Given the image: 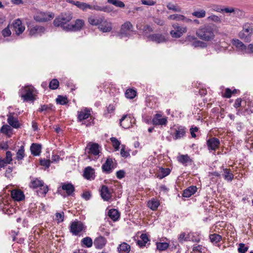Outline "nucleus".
<instances>
[{"label":"nucleus","instance_id":"nucleus-48","mask_svg":"<svg viewBox=\"0 0 253 253\" xmlns=\"http://www.w3.org/2000/svg\"><path fill=\"white\" fill-rule=\"evenodd\" d=\"M55 220L57 223L62 222L64 220V213L63 211L60 212H56L55 214Z\"/></svg>","mask_w":253,"mask_h":253},{"label":"nucleus","instance_id":"nucleus-40","mask_svg":"<svg viewBox=\"0 0 253 253\" xmlns=\"http://www.w3.org/2000/svg\"><path fill=\"white\" fill-rule=\"evenodd\" d=\"M81 243L86 248H90L92 246V240L90 237H86L81 240Z\"/></svg>","mask_w":253,"mask_h":253},{"label":"nucleus","instance_id":"nucleus-63","mask_svg":"<svg viewBox=\"0 0 253 253\" xmlns=\"http://www.w3.org/2000/svg\"><path fill=\"white\" fill-rule=\"evenodd\" d=\"M142 3L144 5H154L156 3V2L152 0H141Z\"/></svg>","mask_w":253,"mask_h":253},{"label":"nucleus","instance_id":"nucleus-51","mask_svg":"<svg viewBox=\"0 0 253 253\" xmlns=\"http://www.w3.org/2000/svg\"><path fill=\"white\" fill-rule=\"evenodd\" d=\"M156 245L157 249L162 251L166 250L169 246V244L166 242L157 243Z\"/></svg>","mask_w":253,"mask_h":253},{"label":"nucleus","instance_id":"nucleus-31","mask_svg":"<svg viewBox=\"0 0 253 253\" xmlns=\"http://www.w3.org/2000/svg\"><path fill=\"white\" fill-rule=\"evenodd\" d=\"M197 190L195 186H191L185 189L182 194V196L185 198H189L193 195Z\"/></svg>","mask_w":253,"mask_h":253},{"label":"nucleus","instance_id":"nucleus-12","mask_svg":"<svg viewBox=\"0 0 253 253\" xmlns=\"http://www.w3.org/2000/svg\"><path fill=\"white\" fill-rule=\"evenodd\" d=\"M149 41L155 42L157 43H161L166 41L165 36L161 34H153L149 35L147 36Z\"/></svg>","mask_w":253,"mask_h":253},{"label":"nucleus","instance_id":"nucleus-2","mask_svg":"<svg viewBox=\"0 0 253 253\" xmlns=\"http://www.w3.org/2000/svg\"><path fill=\"white\" fill-rule=\"evenodd\" d=\"M73 18L71 12H63L57 16L53 21V24L55 27H60L64 31H67V27L70 25L68 23Z\"/></svg>","mask_w":253,"mask_h":253},{"label":"nucleus","instance_id":"nucleus-7","mask_svg":"<svg viewBox=\"0 0 253 253\" xmlns=\"http://www.w3.org/2000/svg\"><path fill=\"white\" fill-rule=\"evenodd\" d=\"M133 26L129 21L125 22L121 26L119 36L121 38L129 37L133 31Z\"/></svg>","mask_w":253,"mask_h":253},{"label":"nucleus","instance_id":"nucleus-3","mask_svg":"<svg viewBox=\"0 0 253 253\" xmlns=\"http://www.w3.org/2000/svg\"><path fill=\"white\" fill-rule=\"evenodd\" d=\"M29 186L34 189L39 187L40 189L37 191L38 195L39 196H45L48 191V186L44 185L43 181L38 178L32 180L29 184Z\"/></svg>","mask_w":253,"mask_h":253},{"label":"nucleus","instance_id":"nucleus-13","mask_svg":"<svg viewBox=\"0 0 253 253\" xmlns=\"http://www.w3.org/2000/svg\"><path fill=\"white\" fill-rule=\"evenodd\" d=\"M84 21L82 19H77L75 24H71L67 27V31H80L84 26Z\"/></svg>","mask_w":253,"mask_h":253},{"label":"nucleus","instance_id":"nucleus-5","mask_svg":"<svg viewBox=\"0 0 253 253\" xmlns=\"http://www.w3.org/2000/svg\"><path fill=\"white\" fill-rule=\"evenodd\" d=\"M33 87L32 86H27L23 87L19 91V95L23 99L24 101H34L33 96Z\"/></svg>","mask_w":253,"mask_h":253},{"label":"nucleus","instance_id":"nucleus-19","mask_svg":"<svg viewBox=\"0 0 253 253\" xmlns=\"http://www.w3.org/2000/svg\"><path fill=\"white\" fill-rule=\"evenodd\" d=\"M168 19L175 20L176 21H182L184 23H191L192 20L181 14H172L168 17Z\"/></svg>","mask_w":253,"mask_h":253},{"label":"nucleus","instance_id":"nucleus-27","mask_svg":"<svg viewBox=\"0 0 253 253\" xmlns=\"http://www.w3.org/2000/svg\"><path fill=\"white\" fill-rule=\"evenodd\" d=\"M7 121L10 126L15 128L20 127L18 119L13 117V113H10L9 115H7Z\"/></svg>","mask_w":253,"mask_h":253},{"label":"nucleus","instance_id":"nucleus-56","mask_svg":"<svg viewBox=\"0 0 253 253\" xmlns=\"http://www.w3.org/2000/svg\"><path fill=\"white\" fill-rule=\"evenodd\" d=\"M249 249L248 246H246L243 243H240L238 251L240 253H246Z\"/></svg>","mask_w":253,"mask_h":253},{"label":"nucleus","instance_id":"nucleus-1","mask_svg":"<svg viewBox=\"0 0 253 253\" xmlns=\"http://www.w3.org/2000/svg\"><path fill=\"white\" fill-rule=\"evenodd\" d=\"M214 26L210 24H206L200 26L196 31L197 36L201 40L209 42L214 38Z\"/></svg>","mask_w":253,"mask_h":253},{"label":"nucleus","instance_id":"nucleus-23","mask_svg":"<svg viewBox=\"0 0 253 253\" xmlns=\"http://www.w3.org/2000/svg\"><path fill=\"white\" fill-rule=\"evenodd\" d=\"M83 175L87 180L94 179L95 178V170L91 167H87L84 169Z\"/></svg>","mask_w":253,"mask_h":253},{"label":"nucleus","instance_id":"nucleus-64","mask_svg":"<svg viewBox=\"0 0 253 253\" xmlns=\"http://www.w3.org/2000/svg\"><path fill=\"white\" fill-rule=\"evenodd\" d=\"M125 176V172L124 170H120L116 172V176L119 179H122Z\"/></svg>","mask_w":253,"mask_h":253},{"label":"nucleus","instance_id":"nucleus-17","mask_svg":"<svg viewBox=\"0 0 253 253\" xmlns=\"http://www.w3.org/2000/svg\"><path fill=\"white\" fill-rule=\"evenodd\" d=\"M113 160L112 158H107L105 162L102 166V169L103 172L106 174L111 173L114 169L112 166Z\"/></svg>","mask_w":253,"mask_h":253},{"label":"nucleus","instance_id":"nucleus-18","mask_svg":"<svg viewBox=\"0 0 253 253\" xmlns=\"http://www.w3.org/2000/svg\"><path fill=\"white\" fill-rule=\"evenodd\" d=\"M12 26L17 35L22 34L25 30V27L22 25V22L19 19L13 21Z\"/></svg>","mask_w":253,"mask_h":253},{"label":"nucleus","instance_id":"nucleus-34","mask_svg":"<svg viewBox=\"0 0 253 253\" xmlns=\"http://www.w3.org/2000/svg\"><path fill=\"white\" fill-rule=\"evenodd\" d=\"M130 251V246L126 242L122 243L118 248L119 253H128Z\"/></svg>","mask_w":253,"mask_h":253},{"label":"nucleus","instance_id":"nucleus-55","mask_svg":"<svg viewBox=\"0 0 253 253\" xmlns=\"http://www.w3.org/2000/svg\"><path fill=\"white\" fill-rule=\"evenodd\" d=\"M110 140L112 142L113 146L116 150H119V146L120 145V142L115 137H111L110 138Z\"/></svg>","mask_w":253,"mask_h":253},{"label":"nucleus","instance_id":"nucleus-42","mask_svg":"<svg viewBox=\"0 0 253 253\" xmlns=\"http://www.w3.org/2000/svg\"><path fill=\"white\" fill-rule=\"evenodd\" d=\"M167 7L169 10H172L174 12H180L181 11V8L180 7L177 5H174L171 2L168 3Z\"/></svg>","mask_w":253,"mask_h":253},{"label":"nucleus","instance_id":"nucleus-41","mask_svg":"<svg viewBox=\"0 0 253 253\" xmlns=\"http://www.w3.org/2000/svg\"><path fill=\"white\" fill-rule=\"evenodd\" d=\"M209 237L211 242L213 244H216L219 242L222 239L221 236L217 234H211Z\"/></svg>","mask_w":253,"mask_h":253},{"label":"nucleus","instance_id":"nucleus-49","mask_svg":"<svg viewBox=\"0 0 253 253\" xmlns=\"http://www.w3.org/2000/svg\"><path fill=\"white\" fill-rule=\"evenodd\" d=\"M208 21H212L216 23H220L221 22V19L219 17L215 15H211L207 18Z\"/></svg>","mask_w":253,"mask_h":253},{"label":"nucleus","instance_id":"nucleus-35","mask_svg":"<svg viewBox=\"0 0 253 253\" xmlns=\"http://www.w3.org/2000/svg\"><path fill=\"white\" fill-rule=\"evenodd\" d=\"M108 215L113 221L118 220L120 216L119 212L116 209L110 210L108 211Z\"/></svg>","mask_w":253,"mask_h":253},{"label":"nucleus","instance_id":"nucleus-29","mask_svg":"<svg viewBox=\"0 0 253 253\" xmlns=\"http://www.w3.org/2000/svg\"><path fill=\"white\" fill-rule=\"evenodd\" d=\"M62 190L66 191L68 196L72 195L75 191V187L71 183H63L62 185Z\"/></svg>","mask_w":253,"mask_h":253},{"label":"nucleus","instance_id":"nucleus-22","mask_svg":"<svg viewBox=\"0 0 253 253\" xmlns=\"http://www.w3.org/2000/svg\"><path fill=\"white\" fill-rule=\"evenodd\" d=\"M107 240L106 238L102 236H100L95 239L93 244L95 248L101 249L105 246Z\"/></svg>","mask_w":253,"mask_h":253},{"label":"nucleus","instance_id":"nucleus-59","mask_svg":"<svg viewBox=\"0 0 253 253\" xmlns=\"http://www.w3.org/2000/svg\"><path fill=\"white\" fill-rule=\"evenodd\" d=\"M40 164L42 166H44L46 168H48L49 167L50 165V161L49 160H46L45 159H41L40 161Z\"/></svg>","mask_w":253,"mask_h":253},{"label":"nucleus","instance_id":"nucleus-54","mask_svg":"<svg viewBox=\"0 0 253 253\" xmlns=\"http://www.w3.org/2000/svg\"><path fill=\"white\" fill-rule=\"evenodd\" d=\"M189 235H186L185 233H181L178 237L179 242L182 243L183 241H187L189 240Z\"/></svg>","mask_w":253,"mask_h":253},{"label":"nucleus","instance_id":"nucleus-58","mask_svg":"<svg viewBox=\"0 0 253 253\" xmlns=\"http://www.w3.org/2000/svg\"><path fill=\"white\" fill-rule=\"evenodd\" d=\"M1 34L4 37H9L11 35V32L9 29V25H8L1 31Z\"/></svg>","mask_w":253,"mask_h":253},{"label":"nucleus","instance_id":"nucleus-6","mask_svg":"<svg viewBox=\"0 0 253 253\" xmlns=\"http://www.w3.org/2000/svg\"><path fill=\"white\" fill-rule=\"evenodd\" d=\"M86 226L81 221L76 220L70 223L69 226L70 232L73 235L77 236L83 231H84Z\"/></svg>","mask_w":253,"mask_h":253},{"label":"nucleus","instance_id":"nucleus-32","mask_svg":"<svg viewBox=\"0 0 253 253\" xmlns=\"http://www.w3.org/2000/svg\"><path fill=\"white\" fill-rule=\"evenodd\" d=\"M12 198L16 201H20L24 199L25 196L20 190H14L11 193Z\"/></svg>","mask_w":253,"mask_h":253},{"label":"nucleus","instance_id":"nucleus-39","mask_svg":"<svg viewBox=\"0 0 253 253\" xmlns=\"http://www.w3.org/2000/svg\"><path fill=\"white\" fill-rule=\"evenodd\" d=\"M224 174L223 177L224 178L228 181H232L234 178V175L231 172V170L228 169H223Z\"/></svg>","mask_w":253,"mask_h":253},{"label":"nucleus","instance_id":"nucleus-46","mask_svg":"<svg viewBox=\"0 0 253 253\" xmlns=\"http://www.w3.org/2000/svg\"><path fill=\"white\" fill-rule=\"evenodd\" d=\"M206 11L205 10L202 9L200 11H196L192 13V14L193 16L198 18H204L206 16Z\"/></svg>","mask_w":253,"mask_h":253},{"label":"nucleus","instance_id":"nucleus-8","mask_svg":"<svg viewBox=\"0 0 253 253\" xmlns=\"http://www.w3.org/2000/svg\"><path fill=\"white\" fill-rule=\"evenodd\" d=\"M172 26L173 30L170 32V34L173 38H179L187 32L186 27L180 26L178 23L173 24Z\"/></svg>","mask_w":253,"mask_h":253},{"label":"nucleus","instance_id":"nucleus-36","mask_svg":"<svg viewBox=\"0 0 253 253\" xmlns=\"http://www.w3.org/2000/svg\"><path fill=\"white\" fill-rule=\"evenodd\" d=\"M159 205V201L155 199H152L148 202V207L153 211H156Z\"/></svg>","mask_w":253,"mask_h":253},{"label":"nucleus","instance_id":"nucleus-53","mask_svg":"<svg viewBox=\"0 0 253 253\" xmlns=\"http://www.w3.org/2000/svg\"><path fill=\"white\" fill-rule=\"evenodd\" d=\"M233 44L241 50H244L246 47V45L239 40H234Z\"/></svg>","mask_w":253,"mask_h":253},{"label":"nucleus","instance_id":"nucleus-61","mask_svg":"<svg viewBox=\"0 0 253 253\" xmlns=\"http://www.w3.org/2000/svg\"><path fill=\"white\" fill-rule=\"evenodd\" d=\"M199 130V128L197 126H192L190 129V131L191 135L193 138H195L196 137V135L195 134L196 132H197Z\"/></svg>","mask_w":253,"mask_h":253},{"label":"nucleus","instance_id":"nucleus-24","mask_svg":"<svg viewBox=\"0 0 253 253\" xmlns=\"http://www.w3.org/2000/svg\"><path fill=\"white\" fill-rule=\"evenodd\" d=\"M103 16L98 15H93L88 17L89 23L93 26H99L103 20Z\"/></svg>","mask_w":253,"mask_h":253},{"label":"nucleus","instance_id":"nucleus-44","mask_svg":"<svg viewBox=\"0 0 253 253\" xmlns=\"http://www.w3.org/2000/svg\"><path fill=\"white\" fill-rule=\"evenodd\" d=\"M125 95L126 98L133 99L135 97L136 95V92L133 89H127L125 92Z\"/></svg>","mask_w":253,"mask_h":253},{"label":"nucleus","instance_id":"nucleus-38","mask_svg":"<svg viewBox=\"0 0 253 253\" xmlns=\"http://www.w3.org/2000/svg\"><path fill=\"white\" fill-rule=\"evenodd\" d=\"M12 129L8 125H3L0 128V132L6 134L8 137H10Z\"/></svg>","mask_w":253,"mask_h":253},{"label":"nucleus","instance_id":"nucleus-50","mask_svg":"<svg viewBox=\"0 0 253 253\" xmlns=\"http://www.w3.org/2000/svg\"><path fill=\"white\" fill-rule=\"evenodd\" d=\"M59 85V81L57 79H54L49 83V87L51 89H56L58 87Z\"/></svg>","mask_w":253,"mask_h":253},{"label":"nucleus","instance_id":"nucleus-9","mask_svg":"<svg viewBox=\"0 0 253 253\" xmlns=\"http://www.w3.org/2000/svg\"><path fill=\"white\" fill-rule=\"evenodd\" d=\"M54 17L52 12H39L34 16V19L38 22H46L50 20Z\"/></svg>","mask_w":253,"mask_h":253},{"label":"nucleus","instance_id":"nucleus-10","mask_svg":"<svg viewBox=\"0 0 253 253\" xmlns=\"http://www.w3.org/2000/svg\"><path fill=\"white\" fill-rule=\"evenodd\" d=\"M112 189H109L106 185H103L101 186L100 190V194L102 199L104 201H110L112 197Z\"/></svg>","mask_w":253,"mask_h":253},{"label":"nucleus","instance_id":"nucleus-30","mask_svg":"<svg viewBox=\"0 0 253 253\" xmlns=\"http://www.w3.org/2000/svg\"><path fill=\"white\" fill-rule=\"evenodd\" d=\"M30 150L34 156H39L41 153L42 145L38 143H33L30 147Z\"/></svg>","mask_w":253,"mask_h":253},{"label":"nucleus","instance_id":"nucleus-28","mask_svg":"<svg viewBox=\"0 0 253 253\" xmlns=\"http://www.w3.org/2000/svg\"><path fill=\"white\" fill-rule=\"evenodd\" d=\"M186 133V128L184 126H179L175 129V132L173 136L174 140H177L183 137Z\"/></svg>","mask_w":253,"mask_h":253},{"label":"nucleus","instance_id":"nucleus-45","mask_svg":"<svg viewBox=\"0 0 253 253\" xmlns=\"http://www.w3.org/2000/svg\"><path fill=\"white\" fill-rule=\"evenodd\" d=\"M107 2L118 7L124 8L125 6L124 3L121 0H107Z\"/></svg>","mask_w":253,"mask_h":253},{"label":"nucleus","instance_id":"nucleus-21","mask_svg":"<svg viewBox=\"0 0 253 253\" xmlns=\"http://www.w3.org/2000/svg\"><path fill=\"white\" fill-rule=\"evenodd\" d=\"M98 28L103 32H109L112 29V24L111 22L107 21L104 17L103 20L99 24Z\"/></svg>","mask_w":253,"mask_h":253},{"label":"nucleus","instance_id":"nucleus-4","mask_svg":"<svg viewBox=\"0 0 253 253\" xmlns=\"http://www.w3.org/2000/svg\"><path fill=\"white\" fill-rule=\"evenodd\" d=\"M253 32V23L247 22L244 24L242 31L239 33V37L240 39L249 42Z\"/></svg>","mask_w":253,"mask_h":253},{"label":"nucleus","instance_id":"nucleus-57","mask_svg":"<svg viewBox=\"0 0 253 253\" xmlns=\"http://www.w3.org/2000/svg\"><path fill=\"white\" fill-rule=\"evenodd\" d=\"M92 8L91 9H94L97 11H102L104 12H108L109 11V8L107 6H100L98 5L92 6Z\"/></svg>","mask_w":253,"mask_h":253},{"label":"nucleus","instance_id":"nucleus-62","mask_svg":"<svg viewBox=\"0 0 253 253\" xmlns=\"http://www.w3.org/2000/svg\"><path fill=\"white\" fill-rule=\"evenodd\" d=\"M206 43L200 41H196L193 42L192 43L193 46H194V47H204L206 45Z\"/></svg>","mask_w":253,"mask_h":253},{"label":"nucleus","instance_id":"nucleus-26","mask_svg":"<svg viewBox=\"0 0 253 253\" xmlns=\"http://www.w3.org/2000/svg\"><path fill=\"white\" fill-rule=\"evenodd\" d=\"M131 117L128 115H124L120 120V126L124 128H129L131 123Z\"/></svg>","mask_w":253,"mask_h":253},{"label":"nucleus","instance_id":"nucleus-16","mask_svg":"<svg viewBox=\"0 0 253 253\" xmlns=\"http://www.w3.org/2000/svg\"><path fill=\"white\" fill-rule=\"evenodd\" d=\"M162 115L160 114H156L154 115L152 123L153 125H166L168 123L167 118H161Z\"/></svg>","mask_w":253,"mask_h":253},{"label":"nucleus","instance_id":"nucleus-37","mask_svg":"<svg viewBox=\"0 0 253 253\" xmlns=\"http://www.w3.org/2000/svg\"><path fill=\"white\" fill-rule=\"evenodd\" d=\"M170 172V169L169 168H160V171L158 174V177L162 179L168 175Z\"/></svg>","mask_w":253,"mask_h":253},{"label":"nucleus","instance_id":"nucleus-43","mask_svg":"<svg viewBox=\"0 0 253 253\" xmlns=\"http://www.w3.org/2000/svg\"><path fill=\"white\" fill-rule=\"evenodd\" d=\"M25 156L24 146L22 145L16 153V158L18 160H21L23 159Z\"/></svg>","mask_w":253,"mask_h":253},{"label":"nucleus","instance_id":"nucleus-52","mask_svg":"<svg viewBox=\"0 0 253 253\" xmlns=\"http://www.w3.org/2000/svg\"><path fill=\"white\" fill-rule=\"evenodd\" d=\"M53 105L51 104L48 105H42L38 110L39 112L47 111L52 109Z\"/></svg>","mask_w":253,"mask_h":253},{"label":"nucleus","instance_id":"nucleus-15","mask_svg":"<svg viewBox=\"0 0 253 253\" xmlns=\"http://www.w3.org/2000/svg\"><path fill=\"white\" fill-rule=\"evenodd\" d=\"M45 31V29L43 26H36L32 27L30 29L29 35L31 36L36 37L38 36H41L44 34Z\"/></svg>","mask_w":253,"mask_h":253},{"label":"nucleus","instance_id":"nucleus-20","mask_svg":"<svg viewBox=\"0 0 253 253\" xmlns=\"http://www.w3.org/2000/svg\"><path fill=\"white\" fill-rule=\"evenodd\" d=\"M177 161L184 166L188 165H191L193 163V160L190 158L188 154L179 155L177 158Z\"/></svg>","mask_w":253,"mask_h":253},{"label":"nucleus","instance_id":"nucleus-60","mask_svg":"<svg viewBox=\"0 0 253 253\" xmlns=\"http://www.w3.org/2000/svg\"><path fill=\"white\" fill-rule=\"evenodd\" d=\"M202 246H201V245L194 246L193 247L192 253H202Z\"/></svg>","mask_w":253,"mask_h":253},{"label":"nucleus","instance_id":"nucleus-11","mask_svg":"<svg viewBox=\"0 0 253 253\" xmlns=\"http://www.w3.org/2000/svg\"><path fill=\"white\" fill-rule=\"evenodd\" d=\"M209 150L215 151L219 147L220 141L216 137H211L207 140Z\"/></svg>","mask_w":253,"mask_h":253},{"label":"nucleus","instance_id":"nucleus-47","mask_svg":"<svg viewBox=\"0 0 253 253\" xmlns=\"http://www.w3.org/2000/svg\"><path fill=\"white\" fill-rule=\"evenodd\" d=\"M57 103L61 105H65L68 102V98L61 95H58L56 99Z\"/></svg>","mask_w":253,"mask_h":253},{"label":"nucleus","instance_id":"nucleus-14","mask_svg":"<svg viewBox=\"0 0 253 253\" xmlns=\"http://www.w3.org/2000/svg\"><path fill=\"white\" fill-rule=\"evenodd\" d=\"M99 147L100 146L97 143L90 142L87 144L86 150L88 154L97 156L100 152Z\"/></svg>","mask_w":253,"mask_h":253},{"label":"nucleus","instance_id":"nucleus-33","mask_svg":"<svg viewBox=\"0 0 253 253\" xmlns=\"http://www.w3.org/2000/svg\"><path fill=\"white\" fill-rule=\"evenodd\" d=\"M142 25L141 24H137L136 25V28L139 30H142L143 34L147 37L148 34L150 32H152L153 31V29L152 28L148 25H144L143 27V28H141Z\"/></svg>","mask_w":253,"mask_h":253},{"label":"nucleus","instance_id":"nucleus-25","mask_svg":"<svg viewBox=\"0 0 253 253\" xmlns=\"http://www.w3.org/2000/svg\"><path fill=\"white\" fill-rule=\"evenodd\" d=\"M90 116V110L85 108L83 110L78 112V121L80 122L87 119Z\"/></svg>","mask_w":253,"mask_h":253}]
</instances>
